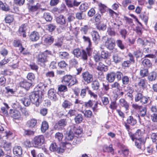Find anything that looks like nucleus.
<instances>
[{
	"mask_svg": "<svg viewBox=\"0 0 157 157\" xmlns=\"http://www.w3.org/2000/svg\"><path fill=\"white\" fill-rule=\"evenodd\" d=\"M52 55V52L49 50H46L40 52L36 56L37 64L40 67H44L46 65V63L48 61L49 56Z\"/></svg>",
	"mask_w": 157,
	"mask_h": 157,
	"instance_id": "f257e3e1",
	"label": "nucleus"
},
{
	"mask_svg": "<svg viewBox=\"0 0 157 157\" xmlns=\"http://www.w3.org/2000/svg\"><path fill=\"white\" fill-rule=\"evenodd\" d=\"M61 82L69 87L78 83V81L76 78L70 75H66L63 76L61 79Z\"/></svg>",
	"mask_w": 157,
	"mask_h": 157,
	"instance_id": "f03ea898",
	"label": "nucleus"
},
{
	"mask_svg": "<svg viewBox=\"0 0 157 157\" xmlns=\"http://www.w3.org/2000/svg\"><path fill=\"white\" fill-rule=\"evenodd\" d=\"M31 102L35 104L36 107L40 105L42 97L39 94L38 91L32 92L29 96Z\"/></svg>",
	"mask_w": 157,
	"mask_h": 157,
	"instance_id": "7ed1b4c3",
	"label": "nucleus"
},
{
	"mask_svg": "<svg viewBox=\"0 0 157 157\" xmlns=\"http://www.w3.org/2000/svg\"><path fill=\"white\" fill-rule=\"evenodd\" d=\"M84 105L86 108H91L94 112H97L98 110V102L97 101L90 99L84 102Z\"/></svg>",
	"mask_w": 157,
	"mask_h": 157,
	"instance_id": "20e7f679",
	"label": "nucleus"
},
{
	"mask_svg": "<svg viewBox=\"0 0 157 157\" xmlns=\"http://www.w3.org/2000/svg\"><path fill=\"white\" fill-rule=\"evenodd\" d=\"M45 138L43 135H40L35 136L33 139V147L39 148L44 143Z\"/></svg>",
	"mask_w": 157,
	"mask_h": 157,
	"instance_id": "39448f33",
	"label": "nucleus"
},
{
	"mask_svg": "<svg viewBox=\"0 0 157 157\" xmlns=\"http://www.w3.org/2000/svg\"><path fill=\"white\" fill-rule=\"evenodd\" d=\"M149 98V97L144 96L142 93L138 92L135 96L134 100L136 102H139L142 105H144L148 102Z\"/></svg>",
	"mask_w": 157,
	"mask_h": 157,
	"instance_id": "423d86ee",
	"label": "nucleus"
},
{
	"mask_svg": "<svg viewBox=\"0 0 157 157\" xmlns=\"http://www.w3.org/2000/svg\"><path fill=\"white\" fill-rule=\"evenodd\" d=\"M86 90H88V93L91 97H93L94 99H97L98 98V95L94 92H93L90 89L88 86H86L85 88L81 89L80 95L82 98H84L86 95Z\"/></svg>",
	"mask_w": 157,
	"mask_h": 157,
	"instance_id": "0eeeda50",
	"label": "nucleus"
},
{
	"mask_svg": "<svg viewBox=\"0 0 157 157\" xmlns=\"http://www.w3.org/2000/svg\"><path fill=\"white\" fill-rule=\"evenodd\" d=\"M67 124V121L66 118L61 119L55 124L54 128L56 130H62Z\"/></svg>",
	"mask_w": 157,
	"mask_h": 157,
	"instance_id": "6e6552de",
	"label": "nucleus"
},
{
	"mask_svg": "<svg viewBox=\"0 0 157 157\" xmlns=\"http://www.w3.org/2000/svg\"><path fill=\"white\" fill-rule=\"evenodd\" d=\"M93 52V48L86 47V50L82 49L81 50V58L83 61H87L88 56L91 55Z\"/></svg>",
	"mask_w": 157,
	"mask_h": 157,
	"instance_id": "1a4fd4ad",
	"label": "nucleus"
},
{
	"mask_svg": "<svg viewBox=\"0 0 157 157\" xmlns=\"http://www.w3.org/2000/svg\"><path fill=\"white\" fill-rule=\"evenodd\" d=\"M82 76L83 81L87 84L90 83L93 79V75L87 71L82 72Z\"/></svg>",
	"mask_w": 157,
	"mask_h": 157,
	"instance_id": "9d476101",
	"label": "nucleus"
},
{
	"mask_svg": "<svg viewBox=\"0 0 157 157\" xmlns=\"http://www.w3.org/2000/svg\"><path fill=\"white\" fill-rule=\"evenodd\" d=\"M105 45L106 48L110 50H113V51L117 52V48H114L115 46V41L112 38H107L105 42Z\"/></svg>",
	"mask_w": 157,
	"mask_h": 157,
	"instance_id": "9b49d317",
	"label": "nucleus"
},
{
	"mask_svg": "<svg viewBox=\"0 0 157 157\" xmlns=\"http://www.w3.org/2000/svg\"><path fill=\"white\" fill-rule=\"evenodd\" d=\"M54 41V36L51 35H45L44 36V45L46 46L51 45Z\"/></svg>",
	"mask_w": 157,
	"mask_h": 157,
	"instance_id": "f8f14e48",
	"label": "nucleus"
},
{
	"mask_svg": "<svg viewBox=\"0 0 157 157\" xmlns=\"http://www.w3.org/2000/svg\"><path fill=\"white\" fill-rule=\"evenodd\" d=\"M134 141L135 146L138 149H141L142 146L145 143L146 139L144 137H141L135 139Z\"/></svg>",
	"mask_w": 157,
	"mask_h": 157,
	"instance_id": "ddd939ff",
	"label": "nucleus"
},
{
	"mask_svg": "<svg viewBox=\"0 0 157 157\" xmlns=\"http://www.w3.org/2000/svg\"><path fill=\"white\" fill-rule=\"evenodd\" d=\"M18 84L20 87L24 88L27 90H28L32 86L31 82H28L24 79L23 80L21 81Z\"/></svg>",
	"mask_w": 157,
	"mask_h": 157,
	"instance_id": "4468645a",
	"label": "nucleus"
},
{
	"mask_svg": "<svg viewBox=\"0 0 157 157\" xmlns=\"http://www.w3.org/2000/svg\"><path fill=\"white\" fill-rule=\"evenodd\" d=\"M3 104L4 106L1 107L0 113L1 115L7 117L9 116L8 110L10 107L8 104L6 103H3Z\"/></svg>",
	"mask_w": 157,
	"mask_h": 157,
	"instance_id": "2eb2a0df",
	"label": "nucleus"
},
{
	"mask_svg": "<svg viewBox=\"0 0 157 157\" xmlns=\"http://www.w3.org/2000/svg\"><path fill=\"white\" fill-rule=\"evenodd\" d=\"M48 97L51 100L56 101L58 100L56 90L54 89H50L48 92Z\"/></svg>",
	"mask_w": 157,
	"mask_h": 157,
	"instance_id": "dca6fc26",
	"label": "nucleus"
},
{
	"mask_svg": "<svg viewBox=\"0 0 157 157\" xmlns=\"http://www.w3.org/2000/svg\"><path fill=\"white\" fill-rule=\"evenodd\" d=\"M10 114L11 117L14 120H19L21 117V114L19 111L16 109H10Z\"/></svg>",
	"mask_w": 157,
	"mask_h": 157,
	"instance_id": "f3484780",
	"label": "nucleus"
},
{
	"mask_svg": "<svg viewBox=\"0 0 157 157\" xmlns=\"http://www.w3.org/2000/svg\"><path fill=\"white\" fill-rule=\"evenodd\" d=\"M91 82V87L93 90L97 91H100V83L97 79L92 80Z\"/></svg>",
	"mask_w": 157,
	"mask_h": 157,
	"instance_id": "a211bd4d",
	"label": "nucleus"
},
{
	"mask_svg": "<svg viewBox=\"0 0 157 157\" xmlns=\"http://www.w3.org/2000/svg\"><path fill=\"white\" fill-rule=\"evenodd\" d=\"M143 132L141 130L139 129L136 130L135 133H132L130 137V138L133 141H134L135 139L141 137H144L143 136Z\"/></svg>",
	"mask_w": 157,
	"mask_h": 157,
	"instance_id": "6ab92c4d",
	"label": "nucleus"
},
{
	"mask_svg": "<svg viewBox=\"0 0 157 157\" xmlns=\"http://www.w3.org/2000/svg\"><path fill=\"white\" fill-rule=\"evenodd\" d=\"M71 131L76 135L79 136L82 132V129L80 126L74 125L71 128Z\"/></svg>",
	"mask_w": 157,
	"mask_h": 157,
	"instance_id": "aec40b11",
	"label": "nucleus"
},
{
	"mask_svg": "<svg viewBox=\"0 0 157 157\" xmlns=\"http://www.w3.org/2000/svg\"><path fill=\"white\" fill-rule=\"evenodd\" d=\"M29 37L30 40L31 41L36 42L39 39L40 35L38 32L33 31L30 33Z\"/></svg>",
	"mask_w": 157,
	"mask_h": 157,
	"instance_id": "412c9836",
	"label": "nucleus"
},
{
	"mask_svg": "<svg viewBox=\"0 0 157 157\" xmlns=\"http://www.w3.org/2000/svg\"><path fill=\"white\" fill-rule=\"evenodd\" d=\"M120 105L122 107L124 108L126 111H128L129 109V104L124 98L120 99L119 101Z\"/></svg>",
	"mask_w": 157,
	"mask_h": 157,
	"instance_id": "4be33fe9",
	"label": "nucleus"
},
{
	"mask_svg": "<svg viewBox=\"0 0 157 157\" xmlns=\"http://www.w3.org/2000/svg\"><path fill=\"white\" fill-rule=\"evenodd\" d=\"M37 121L35 118L31 119L27 121L26 125L29 128H35L37 126Z\"/></svg>",
	"mask_w": 157,
	"mask_h": 157,
	"instance_id": "5701e85b",
	"label": "nucleus"
},
{
	"mask_svg": "<svg viewBox=\"0 0 157 157\" xmlns=\"http://www.w3.org/2000/svg\"><path fill=\"white\" fill-rule=\"evenodd\" d=\"M13 152L15 156L18 157H21L22 152L21 147L18 146H14L13 148Z\"/></svg>",
	"mask_w": 157,
	"mask_h": 157,
	"instance_id": "b1692460",
	"label": "nucleus"
},
{
	"mask_svg": "<svg viewBox=\"0 0 157 157\" xmlns=\"http://www.w3.org/2000/svg\"><path fill=\"white\" fill-rule=\"evenodd\" d=\"M126 124L130 125L131 126H135L137 123L136 119L132 115L128 116L126 120Z\"/></svg>",
	"mask_w": 157,
	"mask_h": 157,
	"instance_id": "393cba45",
	"label": "nucleus"
},
{
	"mask_svg": "<svg viewBox=\"0 0 157 157\" xmlns=\"http://www.w3.org/2000/svg\"><path fill=\"white\" fill-rule=\"evenodd\" d=\"M114 71H110L106 75V79L107 81L109 83H111L113 82L115 80V77Z\"/></svg>",
	"mask_w": 157,
	"mask_h": 157,
	"instance_id": "a878e982",
	"label": "nucleus"
},
{
	"mask_svg": "<svg viewBox=\"0 0 157 157\" xmlns=\"http://www.w3.org/2000/svg\"><path fill=\"white\" fill-rule=\"evenodd\" d=\"M28 9L29 11L32 12H35L38 10L40 8L41 5L40 4L37 3L35 5H31L29 4L28 3Z\"/></svg>",
	"mask_w": 157,
	"mask_h": 157,
	"instance_id": "bb28decb",
	"label": "nucleus"
},
{
	"mask_svg": "<svg viewBox=\"0 0 157 157\" xmlns=\"http://www.w3.org/2000/svg\"><path fill=\"white\" fill-rule=\"evenodd\" d=\"M56 21L58 24L63 25L66 23V17L64 15H60L56 18Z\"/></svg>",
	"mask_w": 157,
	"mask_h": 157,
	"instance_id": "cd10ccee",
	"label": "nucleus"
},
{
	"mask_svg": "<svg viewBox=\"0 0 157 157\" xmlns=\"http://www.w3.org/2000/svg\"><path fill=\"white\" fill-rule=\"evenodd\" d=\"M98 95L99 97L101 98V101L103 105H106L109 104V101L108 97L102 96L104 95V94L102 91H100L98 93Z\"/></svg>",
	"mask_w": 157,
	"mask_h": 157,
	"instance_id": "c85d7f7f",
	"label": "nucleus"
},
{
	"mask_svg": "<svg viewBox=\"0 0 157 157\" xmlns=\"http://www.w3.org/2000/svg\"><path fill=\"white\" fill-rule=\"evenodd\" d=\"M103 151L104 152H110L113 155L114 154V150L112 144H110L109 146L104 145L103 147Z\"/></svg>",
	"mask_w": 157,
	"mask_h": 157,
	"instance_id": "c756f323",
	"label": "nucleus"
},
{
	"mask_svg": "<svg viewBox=\"0 0 157 157\" xmlns=\"http://www.w3.org/2000/svg\"><path fill=\"white\" fill-rule=\"evenodd\" d=\"M26 26L25 24H23L19 27L18 32L21 36H22L23 37H26Z\"/></svg>",
	"mask_w": 157,
	"mask_h": 157,
	"instance_id": "7c9ffc66",
	"label": "nucleus"
},
{
	"mask_svg": "<svg viewBox=\"0 0 157 157\" xmlns=\"http://www.w3.org/2000/svg\"><path fill=\"white\" fill-rule=\"evenodd\" d=\"M139 111V114L138 115V118L139 122H141L140 117H144L145 116L147 113V108L146 107H143V108Z\"/></svg>",
	"mask_w": 157,
	"mask_h": 157,
	"instance_id": "2f4dec72",
	"label": "nucleus"
},
{
	"mask_svg": "<svg viewBox=\"0 0 157 157\" xmlns=\"http://www.w3.org/2000/svg\"><path fill=\"white\" fill-rule=\"evenodd\" d=\"M96 69L98 71L106 72L108 70V68L107 66L105 65L102 63L100 62L98 63Z\"/></svg>",
	"mask_w": 157,
	"mask_h": 157,
	"instance_id": "473e14b6",
	"label": "nucleus"
},
{
	"mask_svg": "<svg viewBox=\"0 0 157 157\" xmlns=\"http://www.w3.org/2000/svg\"><path fill=\"white\" fill-rule=\"evenodd\" d=\"M73 105V103L70 100L66 99L62 104V106L64 109H69Z\"/></svg>",
	"mask_w": 157,
	"mask_h": 157,
	"instance_id": "72a5a7b5",
	"label": "nucleus"
},
{
	"mask_svg": "<svg viewBox=\"0 0 157 157\" xmlns=\"http://www.w3.org/2000/svg\"><path fill=\"white\" fill-rule=\"evenodd\" d=\"M74 120L76 124H79L82 122L84 117L82 114H77L74 117Z\"/></svg>",
	"mask_w": 157,
	"mask_h": 157,
	"instance_id": "f704fd0d",
	"label": "nucleus"
},
{
	"mask_svg": "<svg viewBox=\"0 0 157 157\" xmlns=\"http://www.w3.org/2000/svg\"><path fill=\"white\" fill-rule=\"evenodd\" d=\"M157 74L156 72L153 71L151 72L147 76V79L150 82H152L155 80Z\"/></svg>",
	"mask_w": 157,
	"mask_h": 157,
	"instance_id": "c9c22d12",
	"label": "nucleus"
},
{
	"mask_svg": "<svg viewBox=\"0 0 157 157\" xmlns=\"http://www.w3.org/2000/svg\"><path fill=\"white\" fill-rule=\"evenodd\" d=\"M92 40L94 42L96 43L100 39V37L98 32L95 31H93L91 33Z\"/></svg>",
	"mask_w": 157,
	"mask_h": 157,
	"instance_id": "e433bc0d",
	"label": "nucleus"
},
{
	"mask_svg": "<svg viewBox=\"0 0 157 157\" xmlns=\"http://www.w3.org/2000/svg\"><path fill=\"white\" fill-rule=\"evenodd\" d=\"M59 57L63 59H69L70 55L66 52H60L58 53Z\"/></svg>",
	"mask_w": 157,
	"mask_h": 157,
	"instance_id": "4c0bfd02",
	"label": "nucleus"
},
{
	"mask_svg": "<svg viewBox=\"0 0 157 157\" xmlns=\"http://www.w3.org/2000/svg\"><path fill=\"white\" fill-rule=\"evenodd\" d=\"M148 73V69L144 68L140 70L139 74L141 78H143L147 76Z\"/></svg>",
	"mask_w": 157,
	"mask_h": 157,
	"instance_id": "58836bf2",
	"label": "nucleus"
},
{
	"mask_svg": "<svg viewBox=\"0 0 157 157\" xmlns=\"http://www.w3.org/2000/svg\"><path fill=\"white\" fill-rule=\"evenodd\" d=\"M14 20V17L12 15L8 14L6 15L4 18V21L6 23L10 24L12 23Z\"/></svg>",
	"mask_w": 157,
	"mask_h": 157,
	"instance_id": "ea45409f",
	"label": "nucleus"
},
{
	"mask_svg": "<svg viewBox=\"0 0 157 157\" xmlns=\"http://www.w3.org/2000/svg\"><path fill=\"white\" fill-rule=\"evenodd\" d=\"M4 134L2 135V138L5 137L6 139L13 138L14 136L13 132L10 131H6L4 132Z\"/></svg>",
	"mask_w": 157,
	"mask_h": 157,
	"instance_id": "a19ab883",
	"label": "nucleus"
},
{
	"mask_svg": "<svg viewBox=\"0 0 157 157\" xmlns=\"http://www.w3.org/2000/svg\"><path fill=\"white\" fill-rule=\"evenodd\" d=\"M82 113L83 114L84 117L86 118H91L94 116L92 111L90 109L85 110Z\"/></svg>",
	"mask_w": 157,
	"mask_h": 157,
	"instance_id": "79ce46f5",
	"label": "nucleus"
},
{
	"mask_svg": "<svg viewBox=\"0 0 157 157\" xmlns=\"http://www.w3.org/2000/svg\"><path fill=\"white\" fill-rule=\"evenodd\" d=\"M139 17L145 22V24H147L148 19V14L146 12H142L139 15Z\"/></svg>",
	"mask_w": 157,
	"mask_h": 157,
	"instance_id": "37998d69",
	"label": "nucleus"
},
{
	"mask_svg": "<svg viewBox=\"0 0 157 157\" xmlns=\"http://www.w3.org/2000/svg\"><path fill=\"white\" fill-rule=\"evenodd\" d=\"M147 80L145 78L140 79L138 83V86L140 88L144 89L146 87Z\"/></svg>",
	"mask_w": 157,
	"mask_h": 157,
	"instance_id": "c03bdc74",
	"label": "nucleus"
},
{
	"mask_svg": "<svg viewBox=\"0 0 157 157\" xmlns=\"http://www.w3.org/2000/svg\"><path fill=\"white\" fill-rule=\"evenodd\" d=\"M49 126L48 123L46 121L42 122L41 126V130L43 133L45 132L48 128Z\"/></svg>",
	"mask_w": 157,
	"mask_h": 157,
	"instance_id": "a18cd8bd",
	"label": "nucleus"
},
{
	"mask_svg": "<svg viewBox=\"0 0 157 157\" xmlns=\"http://www.w3.org/2000/svg\"><path fill=\"white\" fill-rule=\"evenodd\" d=\"M0 10L5 11H8L10 10L9 7L6 3H3L0 0Z\"/></svg>",
	"mask_w": 157,
	"mask_h": 157,
	"instance_id": "49530a36",
	"label": "nucleus"
},
{
	"mask_svg": "<svg viewBox=\"0 0 157 157\" xmlns=\"http://www.w3.org/2000/svg\"><path fill=\"white\" fill-rule=\"evenodd\" d=\"M99 10L101 13H105L106 11L107 6L101 3H99L98 4Z\"/></svg>",
	"mask_w": 157,
	"mask_h": 157,
	"instance_id": "de8ad7c7",
	"label": "nucleus"
},
{
	"mask_svg": "<svg viewBox=\"0 0 157 157\" xmlns=\"http://www.w3.org/2000/svg\"><path fill=\"white\" fill-rule=\"evenodd\" d=\"M142 63L145 67H147L148 68L151 67L152 63L151 61L147 59H144L142 62Z\"/></svg>",
	"mask_w": 157,
	"mask_h": 157,
	"instance_id": "09e8293b",
	"label": "nucleus"
},
{
	"mask_svg": "<svg viewBox=\"0 0 157 157\" xmlns=\"http://www.w3.org/2000/svg\"><path fill=\"white\" fill-rule=\"evenodd\" d=\"M69 65L71 67H76L78 64L77 60L73 58L70 59L69 61Z\"/></svg>",
	"mask_w": 157,
	"mask_h": 157,
	"instance_id": "8fccbe9b",
	"label": "nucleus"
},
{
	"mask_svg": "<svg viewBox=\"0 0 157 157\" xmlns=\"http://www.w3.org/2000/svg\"><path fill=\"white\" fill-rule=\"evenodd\" d=\"M21 102L25 106H29L31 103V100L30 98L24 97L21 100Z\"/></svg>",
	"mask_w": 157,
	"mask_h": 157,
	"instance_id": "3c124183",
	"label": "nucleus"
},
{
	"mask_svg": "<svg viewBox=\"0 0 157 157\" xmlns=\"http://www.w3.org/2000/svg\"><path fill=\"white\" fill-rule=\"evenodd\" d=\"M35 133V131L30 129H24V135L25 136H33Z\"/></svg>",
	"mask_w": 157,
	"mask_h": 157,
	"instance_id": "603ef678",
	"label": "nucleus"
},
{
	"mask_svg": "<svg viewBox=\"0 0 157 157\" xmlns=\"http://www.w3.org/2000/svg\"><path fill=\"white\" fill-rule=\"evenodd\" d=\"M22 44L21 40L18 39L14 40L12 43L13 46L15 48L18 47Z\"/></svg>",
	"mask_w": 157,
	"mask_h": 157,
	"instance_id": "864d4df0",
	"label": "nucleus"
},
{
	"mask_svg": "<svg viewBox=\"0 0 157 157\" xmlns=\"http://www.w3.org/2000/svg\"><path fill=\"white\" fill-rule=\"evenodd\" d=\"M58 65L59 68L61 69H65L68 67V65L64 60H62L58 63Z\"/></svg>",
	"mask_w": 157,
	"mask_h": 157,
	"instance_id": "5fc2aeb1",
	"label": "nucleus"
},
{
	"mask_svg": "<svg viewBox=\"0 0 157 157\" xmlns=\"http://www.w3.org/2000/svg\"><path fill=\"white\" fill-rule=\"evenodd\" d=\"M88 8V4L86 2L82 3L79 7V10L82 12H85Z\"/></svg>",
	"mask_w": 157,
	"mask_h": 157,
	"instance_id": "6e6d98bb",
	"label": "nucleus"
},
{
	"mask_svg": "<svg viewBox=\"0 0 157 157\" xmlns=\"http://www.w3.org/2000/svg\"><path fill=\"white\" fill-rule=\"evenodd\" d=\"M26 78L29 82H32L35 79V76L33 73L29 72L26 76Z\"/></svg>",
	"mask_w": 157,
	"mask_h": 157,
	"instance_id": "4d7b16f0",
	"label": "nucleus"
},
{
	"mask_svg": "<svg viewBox=\"0 0 157 157\" xmlns=\"http://www.w3.org/2000/svg\"><path fill=\"white\" fill-rule=\"evenodd\" d=\"M24 145L26 148H29L33 147V140L31 142L29 140L26 139L24 142Z\"/></svg>",
	"mask_w": 157,
	"mask_h": 157,
	"instance_id": "13d9d810",
	"label": "nucleus"
},
{
	"mask_svg": "<svg viewBox=\"0 0 157 157\" xmlns=\"http://www.w3.org/2000/svg\"><path fill=\"white\" fill-rule=\"evenodd\" d=\"M18 48H19V50L20 54H21L24 56H26L30 54L29 52L25 51V48L23 46L22 44Z\"/></svg>",
	"mask_w": 157,
	"mask_h": 157,
	"instance_id": "bf43d9fd",
	"label": "nucleus"
},
{
	"mask_svg": "<svg viewBox=\"0 0 157 157\" xmlns=\"http://www.w3.org/2000/svg\"><path fill=\"white\" fill-rule=\"evenodd\" d=\"M47 30L50 32H52L54 31L56 29V25L53 23L49 24L47 25Z\"/></svg>",
	"mask_w": 157,
	"mask_h": 157,
	"instance_id": "052dcab7",
	"label": "nucleus"
},
{
	"mask_svg": "<svg viewBox=\"0 0 157 157\" xmlns=\"http://www.w3.org/2000/svg\"><path fill=\"white\" fill-rule=\"evenodd\" d=\"M111 89L119 90L121 88L120 84L118 82L115 81L111 85Z\"/></svg>",
	"mask_w": 157,
	"mask_h": 157,
	"instance_id": "680f3d73",
	"label": "nucleus"
},
{
	"mask_svg": "<svg viewBox=\"0 0 157 157\" xmlns=\"http://www.w3.org/2000/svg\"><path fill=\"white\" fill-rule=\"evenodd\" d=\"M115 79L116 78L118 81H120L123 77V73L120 71H117L116 72L114 71Z\"/></svg>",
	"mask_w": 157,
	"mask_h": 157,
	"instance_id": "e2e57ef3",
	"label": "nucleus"
},
{
	"mask_svg": "<svg viewBox=\"0 0 157 157\" xmlns=\"http://www.w3.org/2000/svg\"><path fill=\"white\" fill-rule=\"evenodd\" d=\"M121 80L122 84L124 85L128 84L130 81V78L127 75L123 76Z\"/></svg>",
	"mask_w": 157,
	"mask_h": 157,
	"instance_id": "0e129e2a",
	"label": "nucleus"
},
{
	"mask_svg": "<svg viewBox=\"0 0 157 157\" xmlns=\"http://www.w3.org/2000/svg\"><path fill=\"white\" fill-rule=\"evenodd\" d=\"M67 86L65 85L61 84L58 86V91L60 92H65L67 91Z\"/></svg>",
	"mask_w": 157,
	"mask_h": 157,
	"instance_id": "69168bd1",
	"label": "nucleus"
},
{
	"mask_svg": "<svg viewBox=\"0 0 157 157\" xmlns=\"http://www.w3.org/2000/svg\"><path fill=\"white\" fill-rule=\"evenodd\" d=\"M132 64L131 62L128 60L124 61L121 64L122 67L125 69L129 68Z\"/></svg>",
	"mask_w": 157,
	"mask_h": 157,
	"instance_id": "338daca9",
	"label": "nucleus"
},
{
	"mask_svg": "<svg viewBox=\"0 0 157 157\" xmlns=\"http://www.w3.org/2000/svg\"><path fill=\"white\" fill-rule=\"evenodd\" d=\"M138 42L140 44L142 45L144 47L150 44L151 42L149 41L148 40H146L145 41L143 40L142 39L139 38L138 39Z\"/></svg>",
	"mask_w": 157,
	"mask_h": 157,
	"instance_id": "774afa93",
	"label": "nucleus"
}]
</instances>
